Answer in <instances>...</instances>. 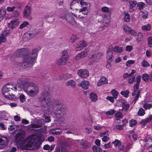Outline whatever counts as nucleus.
Masks as SVG:
<instances>
[{"mask_svg": "<svg viewBox=\"0 0 152 152\" xmlns=\"http://www.w3.org/2000/svg\"><path fill=\"white\" fill-rule=\"evenodd\" d=\"M137 4V6L138 7V9L139 10L143 9L145 5V4L142 2H138Z\"/></svg>", "mask_w": 152, "mask_h": 152, "instance_id": "nucleus-43", "label": "nucleus"}, {"mask_svg": "<svg viewBox=\"0 0 152 152\" xmlns=\"http://www.w3.org/2000/svg\"><path fill=\"white\" fill-rule=\"evenodd\" d=\"M141 64L142 66L144 67H148L150 66L149 63L146 60H143Z\"/></svg>", "mask_w": 152, "mask_h": 152, "instance_id": "nucleus-55", "label": "nucleus"}, {"mask_svg": "<svg viewBox=\"0 0 152 152\" xmlns=\"http://www.w3.org/2000/svg\"><path fill=\"white\" fill-rule=\"evenodd\" d=\"M123 48H120L117 46L115 47L113 49V51L115 52L120 53L123 51Z\"/></svg>", "mask_w": 152, "mask_h": 152, "instance_id": "nucleus-30", "label": "nucleus"}, {"mask_svg": "<svg viewBox=\"0 0 152 152\" xmlns=\"http://www.w3.org/2000/svg\"><path fill=\"white\" fill-rule=\"evenodd\" d=\"M80 145L83 149L89 148L91 146V144L86 141H83L80 143Z\"/></svg>", "mask_w": 152, "mask_h": 152, "instance_id": "nucleus-27", "label": "nucleus"}, {"mask_svg": "<svg viewBox=\"0 0 152 152\" xmlns=\"http://www.w3.org/2000/svg\"><path fill=\"white\" fill-rule=\"evenodd\" d=\"M129 92L128 90H126L125 91H122L121 92V94L123 95L124 97H127L129 96Z\"/></svg>", "mask_w": 152, "mask_h": 152, "instance_id": "nucleus-47", "label": "nucleus"}, {"mask_svg": "<svg viewBox=\"0 0 152 152\" xmlns=\"http://www.w3.org/2000/svg\"><path fill=\"white\" fill-rule=\"evenodd\" d=\"M152 107V105L151 104H145L143 106L144 108L145 109H149Z\"/></svg>", "mask_w": 152, "mask_h": 152, "instance_id": "nucleus-54", "label": "nucleus"}, {"mask_svg": "<svg viewBox=\"0 0 152 152\" xmlns=\"http://www.w3.org/2000/svg\"><path fill=\"white\" fill-rule=\"evenodd\" d=\"M107 58L108 61L111 62L113 59V56L112 52L107 51Z\"/></svg>", "mask_w": 152, "mask_h": 152, "instance_id": "nucleus-28", "label": "nucleus"}, {"mask_svg": "<svg viewBox=\"0 0 152 152\" xmlns=\"http://www.w3.org/2000/svg\"><path fill=\"white\" fill-rule=\"evenodd\" d=\"M78 75L82 78H86L88 75V72L86 69L79 70L77 72Z\"/></svg>", "mask_w": 152, "mask_h": 152, "instance_id": "nucleus-13", "label": "nucleus"}, {"mask_svg": "<svg viewBox=\"0 0 152 152\" xmlns=\"http://www.w3.org/2000/svg\"><path fill=\"white\" fill-rule=\"evenodd\" d=\"M62 56L61 57L66 59L67 60H68L69 56L68 52L67 50H65L62 53Z\"/></svg>", "mask_w": 152, "mask_h": 152, "instance_id": "nucleus-35", "label": "nucleus"}, {"mask_svg": "<svg viewBox=\"0 0 152 152\" xmlns=\"http://www.w3.org/2000/svg\"><path fill=\"white\" fill-rule=\"evenodd\" d=\"M129 7L135 9V6L137 3L136 1H130L129 2Z\"/></svg>", "mask_w": 152, "mask_h": 152, "instance_id": "nucleus-37", "label": "nucleus"}, {"mask_svg": "<svg viewBox=\"0 0 152 152\" xmlns=\"http://www.w3.org/2000/svg\"><path fill=\"white\" fill-rule=\"evenodd\" d=\"M66 86H70L75 87L76 83L73 80H70L66 83Z\"/></svg>", "mask_w": 152, "mask_h": 152, "instance_id": "nucleus-34", "label": "nucleus"}, {"mask_svg": "<svg viewBox=\"0 0 152 152\" xmlns=\"http://www.w3.org/2000/svg\"><path fill=\"white\" fill-rule=\"evenodd\" d=\"M39 33L38 31L37 32H33L26 33L24 34L23 37V39L25 41H28L33 37L36 34Z\"/></svg>", "mask_w": 152, "mask_h": 152, "instance_id": "nucleus-11", "label": "nucleus"}, {"mask_svg": "<svg viewBox=\"0 0 152 152\" xmlns=\"http://www.w3.org/2000/svg\"><path fill=\"white\" fill-rule=\"evenodd\" d=\"M6 11L3 9L0 10V22L3 19V18L5 16Z\"/></svg>", "mask_w": 152, "mask_h": 152, "instance_id": "nucleus-39", "label": "nucleus"}, {"mask_svg": "<svg viewBox=\"0 0 152 152\" xmlns=\"http://www.w3.org/2000/svg\"><path fill=\"white\" fill-rule=\"evenodd\" d=\"M102 55V53L100 52H96L94 54L90 55L89 58L91 61L89 62L88 65H91L93 64L94 63L97 61Z\"/></svg>", "mask_w": 152, "mask_h": 152, "instance_id": "nucleus-8", "label": "nucleus"}, {"mask_svg": "<svg viewBox=\"0 0 152 152\" xmlns=\"http://www.w3.org/2000/svg\"><path fill=\"white\" fill-rule=\"evenodd\" d=\"M2 94L3 96L7 99H12L14 98V96L10 92H5V94L4 93H2Z\"/></svg>", "mask_w": 152, "mask_h": 152, "instance_id": "nucleus-26", "label": "nucleus"}, {"mask_svg": "<svg viewBox=\"0 0 152 152\" xmlns=\"http://www.w3.org/2000/svg\"><path fill=\"white\" fill-rule=\"evenodd\" d=\"M112 144H114L115 147H118L121 145V142L118 140L116 139L112 142Z\"/></svg>", "mask_w": 152, "mask_h": 152, "instance_id": "nucleus-40", "label": "nucleus"}, {"mask_svg": "<svg viewBox=\"0 0 152 152\" xmlns=\"http://www.w3.org/2000/svg\"><path fill=\"white\" fill-rule=\"evenodd\" d=\"M143 36V34L141 32H139L137 34V40L138 42H140L142 40V38Z\"/></svg>", "mask_w": 152, "mask_h": 152, "instance_id": "nucleus-44", "label": "nucleus"}, {"mask_svg": "<svg viewBox=\"0 0 152 152\" xmlns=\"http://www.w3.org/2000/svg\"><path fill=\"white\" fill-rule=\"evenodd\" d=\"M87 55L86 51L84 50L78 54L75 57V59L77 60H81L85 57Z\"/></svg>", "mask_w": 152, "mask_h": 152, "instance_id": "nucleus-15", "label": "nucleus"}, {"mask_svg": "<svg viewBox=\"0 0 152 152\" xmlns=\"http://www.w3.org/2000/svg\"><path fill=\"white\" fill-rule=\"evenodd\" d=\"M148 45L150 47H152V36L149 37L148 39Z\"/></svg>", "mask_w": 152, "mask_h": 152, "instance_id": "nucleus-48", "label": "nucleus"}, {"mask_svg": "<svg viewBox=\"0 0 152 152\" xmlns=\"http://www.w3.org/2000/svg\"><path fill=\"white\" fill-rule=\"evenodd\" d=\"M149 75L148 74L145 73L142 75V79L145 82H148L149 80Z\"/></svg>", "mask_w": 152, "mask_h": 152, "instance_id": "nucleus-33", "label": "nucleus"}, {"mask_svg": "<svg viewBox=\"0 0 152 152\" xmlns=\"http://www.w3.org/2000/svg\"><path fill=\"white\" fill-rule=\"evenodd\" d=\"M6 36L3 34H2L0 36V45L1 44L2 42H4L6 41Z\"/></svg>", "mask_w": 152, "mask_h": 152, "instance_id": "nucleus-46", "label": "nucleus"}, {"mask_svg": "<svg viewBox=\"0 0 152 152\" xmlns=\"http://www.w3.org/2000/svg\"><path fill=\"white\" fill-rule=\"evenodd\" d=\"M71 76L72 75L71 74L66 73L61 75L59 77V78L61 80H66L71 78Z\"/></svg>", "mask_w": 152, "mask_h": 152, "instance_id": "nucleus-23", "label": "nucleus"}, {"mask_svg": "<svg viewBox=\"0 0 152 152\" xmlns=\"http://www.w3.org/2000/svg\"><path fill=\"white\" fill-rule=\"evenodd\" d=\"M54 152H67V151L66 148L63 146L58 145L56 148Z\"/></svg>", "mask_w": 152, "mask_h": 152, "instance_id": "nucleus-24", "label": "nucleus"}, {"mask_svg": "<svg viewBox=\"0 0 152 152\" xmlns=\"http://www.w3.org/2000/svg\"><path fill=\"white\" fill-rule=\"evenodd\" d=\"M11 21L15 26L18 25L19 24V20L18 19H15Z\"/></svg>", "mask_w": 152, "mask_h": 152, "instance_id": "nucleus-56", "label": "nucleus"}, {"mask_svg": "<svg viewBox=\"0 0 152 152\" xmlns=\"http://www.w3.org/2000/svg\"><path fill=\"white\" fill-rule=\"evenodd\" d=\"M145 113V110L142 108H140L138 112V115L140 116L144 115Z\"/></svg>", "mask_w": 152, "mask_h": 152, "instance_id": "nucleus-52", "label": "nucleus"}, {"mask_svg": "<svg viewBox=\"0 0 152 152\" xmlns=\"http://www.w3.org/2000/svg\"><path fill=\"white\" fill-rule=\"evenodd\" d=\"M20 12L19 11L17 10H15L12 13V16L14 17H17L19 15Z\"/></svg>", "mask_w": 152, "mask_h": 152, "instance_id": "nucleus-63", "label": "nucleus"}, {"mask_svg": "<svg viewBox=\"0 0 152 152\" xmlns=\"http://www.w3.org/2000/svg\"><path fill=\"white\" fill-rule=\"evenodd\" d=\"M79 86H81L84 89H87L89 87V83L88 81L83 80L79 83Z\"/></svg>", "mask_w": 152, "mask_h": 152, "instance_id": "nucleus-20", "label": "nucleus"}, {"mask_svg": "<svg viewBox=\"0 0 152 152\" xmlns=\"http://www.w3.org/2000/svg\"><path fill=\"white\" fill-rule=\"evenodd\" d=\"M51 94L48 91L42 92L39 98L41 105L44 108H49L53 107V110L56 109V106L61 105V101L55 99L53 101L51 99Z\"/></svg>", "mask_w": 152, "mask_h": 152, "instance_id": "nucleus-1", "label": "nucleus"}, {"mask_svg": "<svg viewBox=\"0 0 152 152\" xmlns=\"http://www.w3.org/2000/svg\"><path fill=\"white\" fill-rule=\"evenodd\" d=\"M30 53V50L27 48H22L19 49L15 53L14 55L17 57L22 56L24 57Z\"/></svg>", "mask_w": 152, "mask_h": 152, "instance_id": "nucleus-9", "label": "nucleus"}, {"mask_svg": "<svg viewBox=\"0 0 152 152\" xmlns=\"http://www.w3.org/2000/svg\"><path fill=\"white\" fill-rule=\"evenodd\" d=\"M129 34L135 36H136L137 35V33L135 31L132 29L131 28L129 31Z\"/></svg>", "mask_w": 152, "mask_h": 152, "instance_id": "nucleus-62", "label": "nucleus"}, {"mask_svg": "<svg viewBox=\"0 0 152 152\" xmlns=\"http://www.w3.org/2000/svg\"><path fill=\"white\" fill-rule=\"evenodd\" d=\"M39 51V50L38 49H33L31 51H30V55L36 60Z\"/></svg>", "mask_w": 152, "mask_h": 152, "instance_id": "nucleus-17", "label": "nucleus"}, {"mask_svg": "<svg viewBox=\"0 0 152 152\" xmlns=\"http://www.w3.org/2000/svg\"><path fill=\"white\" fill-rule=\"evenodd\" d=\"M67 60L61 57L57 61V64L61 66L65 65L67 63Z\"/></svg>", "mask_w": 152, "mask_h": 152, "instance_id": "nucleus-22", "label": "nucleus"}, {"mask_svg": "<svg viewBox=\"0 0 152 152\" xmlns=\"http://www.w3.org/2000/svg\"><path fill=\"white\" fill-rule=\"evenodd\" d=\"M136 124V120H132L129 121V125L131 127H133Z\"/></svg>", "mask_w": 152, "mask_h": 152, "instance_id": "nucleus-61", "label": "nucleus"}, {"mask_svg": "<svg viewBox=\"0 0 152 152\" xmlns=\"http://www.w3.org/2000/svg\"><path fill=\"white\" fill-rule=\"evenodd\" d=\"M133 49V47L132 46L128 45L126 47V50L128 52L131 51Z\"/></svg>", "mask_w": 152, "mask_h": 152, "instance_id": "nucleus-64", "label": "nucleus"}, {"mask_svg": "<svg viewBox=\"0 0 152 152\" xmlns=\"http://www.w3.org/2000/svg\"><path fill=\"white\" fill-rule=\"evenodd\" d=\"M0 138V149L6 147L8 145V139L5 136H1Z\"/></svg>", "mask_w": 152, "mask_h": 152, "instance_id": "nucleus-12", "label": "nucleus"}, {"mask_svg": "<svg viewBox=\"0 0 152 152\" xmlns=\"http://www.w3.org/2000/svg\"><path fill=\"white\" fill-rule=\"evenodd\" d=\"M23 88L27 94L31 97L36 96L39 92V88L38 86L30 83H24Z\"/></svg>", "mask_w": 152, "mask_h": 152, "instance_id": "nucleus-3", "label": "nucleus"}, {"mask_svg": "<svg viewBox=\"0 0 152 152\" xmlns=\"http://www.w3.org/2000/svg\"><path fill=\"white\" fill-rule=\"evenodd\" d=\"M54 111L56 116L60 118L66 115L67 110L64 106L62 105L57 107L56 109H54Z\"/></svg>", "mask_w": 152, "mask_h": 152, "instance_id": "nucleus-6", "label": "nucleus"}, {"mask_svg": "<svg viewBox=\"0 0 152 152\" xmlns=\"http://www.w3.org/2000/svg\"><path fill=\"white\" fill-rule=\"evenodd\" d=\"M11 87L12 85H5L2 89V92L4 93L5 94V92H10L11 89H12Z\"/></svg>", "mask_w": 152, "mask_h": 152, "instance_id": "nucleus-25", "label": "nucleus"}, {"mask_svg": "<svg viewBox=\"0 0 152 152\" xmlns=\"http://www.w3.org/2000/svg\"><path fill=\"white\" fill-rule=\"evenodd\" d=\"M115 111L114 110H110L107 112L106 113V114L107 115H113L115 113Z\"/></svg>", "mask_w": 152, "mask_h": 152, "instance_id": "nucleus-57", "label": "nucleus"}, {"mask_svg": "<svg viewBox=\"0 0 152 152\" xmlns=\"http://www.w3.org/2000/svg\"><path fill=\"white\" fill-rule=\"evenodd\" d=\"M111 93L112 94L113 97L116 99L117 98L118 95V93L115 90H113L112 91Z\"/></svg>", "mask_w": 152, "mask_h": 152, "instance_id": "nucleus-50", "label": "nucleus"}, {"mask_svg": "<svg viewBox=\"0 0 152 152\" xmlns=\"http://www.w3.org/2000/svg\"><path fill=\"white\" fill-rule=\"evenodd\" d=\"M31 7L29 6H26L23 12L24 15L26 17L29 16L31 14Z\"/></svg>", "mask_w": 152, "mask_h": 152, "instance_id": "nucleus-16", "label": "nucleus"}, {"mask_svg": "<svg viewBox=\"0 0 152 152\" xmlns=\"http://www.w3.org/2000/svg\"><path fill=\"white\" fill-rule=\"evenodd\" d=\"M25 137L24 133L23 132L18 133L16 135L15 139L18 142L21 141Z\"/></svg>", "mask_w": 152, "mask_h": 152, "instance_id": "nucleus-18", "label": "nucleus"}, {"mask_svg": "<svg viewBox=\"0 0 152 152\" xmlns=\"http://www.w3.org/2000/svg\"><path fill=\"white\" fill-rule=\"evenodd\" d=\"M37 122L35 123L34 124V127L35 128L40 127L45 124V121L43 118L37 119Z\"/></svg>", "mask_w": 152, "mask_h": 152, "instance_id": "nucleus-19", "label": "nucleus"}, {"mask_svg": "<svg viewBox=\"0 0 152 152\" xmlns=\"http://www.w3.org/2000/svg\"><path fill=\"white\" fill-rule=\"evenodd\" d=\"M64 17L66 20L72 26H75L76 23L74 19L73 18L70 13L67 11L64 12Z\"/></svg>", "mask_w": 152, "mask_h": 152, "instance_id": "nucleus-7", "label": "nucleus"}, {"mask_svg": "<svg viewBox=\"0 0 152 152\" xmlns=\"http://www.w3.org/2000/svg\"><path fill=\"white\" fill-rule=\"evenodd\" d=\"M28 24L29 23L27 21H24L23 23L20 25L19 28L20 29H22L26 26H27L28 25Z\"/></svg>", "mask_w": 152, "mask_h": 152, "instance_id": "nucleus-53", "label": "nucleus"}, {"mask_svg": "<svg viewBox=\"0 0 152 152\" xmlns=\"http://www.w3.org/2000/svg\"><path fill=\"white\" fill-rule=\"evenodd\" d=\"M131 28L127 26H125L123 27L124 30L125 32L127 34H129V31Z\"/></svg>", "mask_w": 152, "mask_h": 152, "instance_id": "nucleus-49", "label": "nucleus"}, {"mask_svg": "<svg viewBox=\"0 0 152 152\" xmlns=\"http://www.w3.org/2000/svg\"><path fill=\"white\" fill-rule=\"evenodd\" d=\"M89 97L91 100L94 102H96L97 100L96 95L93 93H91L89 95Z\"/></svg>", "mask_w": 152, "mask_h": 152, "instance_id": "nucleus-32", "label": "nucleus"}, {"mask_svg": "<svg viewBox=\"0 0 152 152\" xmlns=\"http://www.w3.org/2000/svg\"><path fill=\"white\" fill-rule=\"evenodd\" d=\"M107 79L105 77H102L99 80L97 85L98 86H99L102 85L107 84Z\"/></svg>", "mask_w": 152, "mask_h": 152, "instance_id": "nucleus-21", "label": "nucleus"}, {"mask_svg": "<svg viewBox=\"0 0 152 152\" xmlns=\"http://www.w3.org/2000/svg\"><path fill=\"white\" fill-rule=\"evenodd\" d=\"M124 14L125 15L124 18V21L127 22H129L130 21V18L129 15L126 12L124 13Z\"/></svg>", "mask_w": 152, "mask_h": 152, "instance_id": "nucleus-38", "label": "nucleus"}, {"mask_svg": "<svg viewBox=\"0 0 152 152\" xmlns=\"http://www.w3.org/2000/svg\"><path fill=\"white\" fill-rule=\"evenodd\" d=\"M96 146H94L92 147V148L94 152H102V150L100 148Z\"/></svg>", "mask_w": 152, "mask_h": 152, "instance_id": "nucleus-45", "label": "nucleus"}, {"mask_svg": "<svg viewBox=\"0 0 152 152\" xmlns=\"http://www.w3.org/2000/svg\"><path fill=\"white\" fill-rule=\"evenodd\" d=\"M8 26L10 28L13 29L15 28V26L13 25L11 21L10 23H8Z\"/></svg>", "mask_w": 152, "mask_h": 152, "instance_id": "nucleus-60", "label": "nucleus"}, {"mask_svg": "<svg viewBox=\"0 0 152 152\" xmlns=\"http://www.w3.org/2000/svg\"><path fill=\"white\" fill-rule=\"evenodd\" d=\"M151 119H152V116L150 118H147L145 119L142 120V122H143L144 124H145L150 121Z\"/></svg>", "mask_w": 152, "mask_h": 152, "instance_id": "nucleus-59", "label": "nucleus"}, {"mask_svg": "<svg viewBox=\"0 0 152 152\" xmlns=\"http://www.w3.org/2000/svg\"><path fill=\"white\" fill-rule=\"evenodd\" d=\"M36 60L30 55V53L23 57V63L26 64L22 65L24 69H28L31 68L35 63Z\"/></svg>", "mask_w": 152, "mask_h": 152, "instance_id": "nucleus-5", "label": "nucleus"}, {"mask_svg": "<svg viewBox=\"0 0 152 152\" xmlns=\"http://www.w3.org/2000/svg\"><path fill=\"white\" fill-rule=\"evenodd\" d=\"M141 28L142 30L144 31H149L151 29V26L150 24H148L146 25L142 26Z\"/></svg>", "mask_w": 152, "mask_h": 152, "instance_id": "nucleus-42", "label": "nucleus"}, {"mask_svg": "<svg viewBox=\"0 0 152 152\" xmlns=\"http://www.w3.org/2000/svg\"><path fill=\"white\" fill-rule=\"evenodd\" d=\"M23 142L27 143L26 144L27 148L26 149L29 148L34 150L39 149L42 143L40 139L36 135H32L26 138Z\"/></svg>", "mask_w": 152, "mask_h": 152, "instance_id": "nucleus-2", "label": "nucleus"}, {"mask_svg": "<svg viewBox=\"0 0 152 152\" xmlns=\"http://www.w3.org/2000/svg\"><path fill=\"white\" fill-rule=\"evenodd\" d=\"M19 99L21 102H23L25 100V96L23 94L20 95Z\"/></svg>", "mask_w": 152, "mask_h": 152, "instance_id": "nucleus-58", "label": "nucleus"}, {"mask_svg": "<svg viewBox=\"0 0 152 152\" xmlns=\"http://www.w3.org/2000/svg\"><path fill=\"white\" fill-rule=\"evenodd\" d=\"M72 6L75 8H80V7H83L82 9L88 12L90 9V4L86 2H84L82 0H74L71 3L70 8L72 9Z\"/></svg>", "mask_w": 152, "mask_h": 152, "instance_id": "nucleus-4", "label": "nucleus"}, {"mask_svg": "<svg viewBox=\"0 0 152 152\" xmlns=\"http://www.w3.org/2000/svg\"><path fill=\"white\" fill-rule=\"evenodd\" d=\"M87 45V44L84 41H82L79 42L75 47L76 50L78 51L81 50Z\"/></svg>", "mask_w": 152, "mask_h": 152, "instance_id": "nucleus-14", "label": "nucleus"}, {"mask_svg": "<svg viewBox=\"0 0 152 152\" xmlns=\"http://www.w3.org/2000/svg\"><path fill=\"white\" fill-rule=\"evenodd\" d=\"M145 145L147 148H149L152 146V140L149 138H147L145 140Z\"/></svg>", "mask_w": 152, "mask_h": 152, "instance_id": "nucleus-29", "label": "nucleus"}, {"mask_svg": "<svg viewBox=\"0 0 152 152\" xmlns=\"http://www.w3.org/2000/svg\"><path fill=\"white\" fill-rule=\"evenodd\" d=\"M79 38V37L77 35H72L70 38L71 42L72 43H73Z\"/></svg>", "mask_w": 152, "mask_h": 152, "instance_id": "nucleus-41", "label": "nucleus"}, {"mask_svg": "<svg viewBox=\"0 0 152 152\" xmlns=\"http://www.w3.org/2000/svg\"><path fill=\"white\" fill-rule=\"evenodd\" d=\"M76 8H75V9L77 10V11L75 13H72L75 17L81 18L85 17L87 15L88 13L85 12V11H84L81 9L78 11Z\"/></svg>", "mask_w": 152, "mask_h": 152, "instance_id": "nucleus-10", "label": "nucleus"}, {"mask_svg": "<svg viewBox=\"0 0 152 152\" xmlns=\"http://www.w3.org/2000/svg\"><path fill=\"white\" fill-rule=\"evenodd\" d=\"M59 145H62L65 147L69 148L70 147L71 144L69 143V142H64L60 143Z\"/></svg>", "mask_w": 152, "mask_h": 152, "instance_id": "nucleus-36", "label": "nucleus"}, {"mask_svg": "<svg viewBox=\"0 0 152 152\" xmlns=\"http://www.w3.org/2000/svg\"><path fill=\"white\" fill-rule=\"evenodd\" d=\"M140 84H136L134 86L133 89L134 91L132 93V95L133 96H135L136 95V93L139 91V87Z\"/></svg>", "mask_w": 152, "mask_h": 152, "instance_id": "nucleus-31", "label": "nucleus"}, {"mask_svg": "<svg viewBox=\"0 0 152 152\" xmlns=\"http://www.w3.org/2000/svg\"><path fill=\"white\" fill-rule=\"evenodd\" d=\"M101 11L102 12L105 13H109L110 12L109 8L106 7H102Z\"/></svg>", "mask_w": 152, "mask_h": 152, "instance_id": "nucleus-51", "label": "nucleus"}]
</instances>
